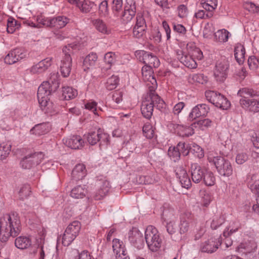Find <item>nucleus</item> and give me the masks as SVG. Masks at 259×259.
<instances>
[{"mask_svg": "<svg viewBox=\"0 0 259 259\" xmlns=\"http://www.w3.org/2000/svg\"><path fill=\"white\" fill-rule=\"evenodd\" d=\"M21 230L19 218L14 212L6 214L0 218V240L5 242L10 236L15 237Z\"/></svg>", "mask_w": 259, "mask_h": 259, "instance_id": "1", "label": "nucleus"}, {"mask_svg": "<svg viewBox=\"0 0 259 259\" xmlns=\"http://www.w3.org/2000/svg\"><path fill=\"white\" fill-rule=\"evenodd\" d=\"M244 93L250 97L244 96V109L249 113L259 112V99L254 98L259 97V92L252 89L244 88Z\"/></svg>", "mask_w": 259, "mask_h": 259, "instance_id": "2", "label": "nucleus"}, {"mask_svg": "<svg viewBox=\"0 0 259 259\" xmlns=\"http://www.w3.org/2000/svg\"><path fill=\"white\" fill-rule=\"evenodd\" d=\"M77 48L76 45L72 44H68V46H64L63 48L62 51L64 56L61 61L60 70L61 74L64 77L68 76L70 74L72 64L71 55L73 53V50H76Z\"/></svg>", "mask_w": 259, "mask_h": 259, "instance_id": "3", "label": "nucleus"}, {"mask_svg": "<svg viewBox=\"0 0 259 259\" xmlns=\"http://www.w3.org/2000/svg\"><path fill=\"white\" fill-rule=\"evenodd\" d=\"M145 239L149 249L152 252L157 251L161 247L162 240L156 228L148 226L145 232Z\"/></svg>", "mask_w": 259, "mask_h": 259, "instance_id": "4", "label": "nucleus"}, {"mask_svg": "<svg viewBox=\"0 0 259 259\" xmlns=\"http://www.w3.org/2000/svg\"><path fill=\"white\" fill-rule=\"evenodd\" d=\"M59 77V76L57 73L51 74L49 79L44 81L40 84L38 88L37 92L41 98H42L41 96L44 94L51 95L57 90L60 84Z\"/></svg>", "mask_w": 259, "mask_h": 259, "instance_id": "5", "label": "nucleus"}, {"mask_svg": "<svg viewBox=\"0 0 259 259\" xmlns=\"http://www.w3.org/2000/svg\"><path fill=\"white\" fill-rule=\"evenodd\" d=\"M205 97L208 101L215 107L223 110H227L230 105V101L223 95L214 91H207Z\"/></svg>", "mask_w": 259, "mask_h": 259, "instance_id": "6", "label": "nucleus"}, {"mask_svg": "<svg viewBox=\"0 0 259 259\" xmlns=\"http://www.w3.org/2000/svg\"><path fill=\"white\" fill-rule=\"evenodd\" d=\"M212 161L215 166L218 172L222 176L229 177L232 174L233 168L230 162L224 157L218 156L213 157Z\"/></svg>", "mask_w": 259, "mask_h": 259, "instance_id": "7", "label": "nucleus"}, {"mask_svg": "<svg viewBox=\"0 0 259 259\" xmlns=\"http://www.w3.org/2000/svg\"><path fill=\"white\" fill-rule=\"evenodd\" d=\"M42 152H35L24 157L20 161V165L23 169H30L40 164L44 159Z\"/></svg>", "mask_w": 259, "mask_h": 259, "instance_id": "8", "label": "nucleus"}, {"mask_svg": "<svg viewBox=\"0 0 259 259\" xmlns=\"http://www.w3.org/2000/svg\"><path fill=\"white\" fill-rule=\"evenodd\" d=\"M135 55L140 62L145 65L150 66L152 68H157L160 65L159 59L152 53L139 50L135 52Z\"/></svg>", "mask_w": 259, "mask_h": 259, "instance_id": "9", "label": "nucleus"}, {"mask_svg": "<svg viewBox=\"0 0 259 259\" xmlns=\"http://www.w3.org/2000/svg\"><path fill=\"white\" fill-rule=\"evenodd\" d=\"M136 8L135 0L126 1L124 11L121 15V21L123 24H127L133 19L136 13Z\"/></svg>", "mask_w": 259, "mask_h": 259, "instance_id": "10", "label": "nucleus"}, {"mask_svg": "<svg viewBox=\"0 0 259 259\" xmlns=\"http://www.w3.org/2000/svg\"><path fill=\"white\" fill-rule=\"evenodd\" d=\"M128 239L131 244L138 250L144 246L142 233L138 228L133 227L128 233Z\"/></svg>", "mask_w": 259, "mask_h": 259, "instance_id": "11", "label": "nucleus"}, {"mask_svg": "<svg viewBox=\"0 0 259 259\" xmlns=\"http://www.w3.org/2000/svg\"><path fill=\"white\" fill-rule=\"evenodd\" d=\"M51 95H46L41 96L42 98L39 97L38 92H37V96L40 107L44 112L50 116H52L57 113L56 107L54 104L50 101L49 96Z\"/></svg>", "mask_w": 259, "mask_h": 259, "instance_id": "12", "label": "nucleus"}, {"mask_svg": "<svg viewBox=\"0 0 259 259\" xmlns=\"http://www.w3.org/2000/svg\"><path fill=\"white\" fill-rule=\"evenodd\" d=\"M27 52L22 48H16L10 51L4 59L5 62L11 65L27 57Z\"/></svg>", "mask_w": 259, "mask_h": 259, "instance_id": "13", "label": "nucleus"}, {"mask_svg": "<svg viewBox=\"0 0 259 259\" xmlns=\"http://www.w3.org/2000/svg\"><path fill=\"white\" fill-rule=\"evenodd\" d=\"M228 67V63L225 59L217 62L214 70V76L217 81L222 82L226 79Z\"/></svg>", "mask_w": 259, "mask_h": 259, "instance_id": "14", "label": "nucleus"}, {"mask_svg": "<svg viewBox=\"0 0 259 259\" xmlns=\"http://www.w3.org/2000/svg\"><path fill=\"white\" fill-rule=\"evenodd\" d=\"M170 131L182 137H188L194 134L193 129L188 126L170 123L168 125Z\"/></svg>", "mask_w": 259, "mask_h": 259, "instance_id": "15", "label": "nucleus"}, {"mask_svg": "<svg viewBox=\"0 0 259 259\" xmlns=\"http://www.w3.org/2000/svg\"><path fill=\"white\" fill-rule=\"evenodd\" d=\"M193 215L189 212H185L181 214L180 223L179 225L180 234H184L188 231L190 226L193 225Z\"/></svg>", "mask_w": 259, "mask_h": 259, "instance_id": "16", "label": "nucleus"}, {"mask_svg": "<svg viewBox=\"0 0 259 259\" xmlns=\"http://www.w3.org/2000/svg\"><path fill=\"white\" fill-rule=\"evenodd\" d=\"M175 171L182 187L187 189L190 188L192 183L186 169L182 166H177Z\"/></svg>", "mask_w": 259, "mask_h": 259, "instance_id": "17", "label": "nucleus"}, {"mask_svg": "<svg viewBox=\"0 0 259 259\" xmlns=\"http://www.w3.org/2000/svg\"><path fill=\"white\" fill-rule=\"evenodd\" d=\"M112 248L117 259H130L122 241L118 239H114L112 241Z\"/></svg>", "mask_w": 259, "mask_h": 259, "instance_id": "18", "label": "nucleus"}, {"mask_svg": "<svg viewBox=\"0 0 259 259\" xmlns=\"http://www.w3.org/2000/svg\"><path fill=\"white\" fill-rule=\"evenodd\" d=\"M209 107L206 104H198L193 107L189 113V119L191 121L201 116H205L208 113Z\"/></svg>", "mask_w": 259, "mask_h": 259, "instance_id": "19", "label": "nucleus"}, {"mask_svg": "<svg viewBox=\"0 0 259 259\" xmlns=\"http://www.w3.org/2000/svg\"><path fill=\"white\" fill-rule=\"evenodd\" d=\"M52 65V58H47L33 65L30 69L32 74H40L45 72Z\"/></svg>", "mask_w": 259, "mask_h": 259, "instance_id": "20", "label": "nucleus"}, {"mask_svg": "<svg viewBox=\"0 0 259 259\" xmlns=\"http://www.w3.org/2000/svg\"><path fill=\"white\" fill-rule=\"evenodd\" d=\"M205 168L201 167L198 163H192L191 165V178L195 183H199L202 181Z\"/></svg>", "mask_w": 259, "mask_h": 259, "instance_id": "21", "label": "nucleus"}, {"mask_svg": "<svg viewBox=\"0 0 259 259\" xmlns=\"http://www.w3.org/2000/svg\"><path fill=\"white\" fill-rule=\"evenodd\" d=\"M65 144L73 149H79L83 147L84 141L80 136L73 135L66 139Z\"/></svg>", "mask_w": 259, "mask_h": 259, "instance_id": "22", "label": "nucleus"}, {"mask_svg": "<svg viewBox=\"0 0 259 259\" xmlns=\"http://www.w3.org/2000/svg\"><path fill=\"white\" fill-rule=\"evenodd\" d=\"M221 242L217 239H210L201 245L202 252L212 253L215 252L218 248Z\"/></svg>", "mask_w": 259, "mask_h": 259, "instance_id": "23", "label": "nucleus"}, {"mask_svg": "<svg viewBox=\"0 0 259 259\" xmlns=\"http://www.w3.org/2000/svg\"><path fill=\"white\" fill-rule=\"evenodd\" d=\"M52 125L49 122H42L36 124L30 130V133L35 135L40 136L45 135L50 131Z\"/></svg>", "mask_w": 259, "mask_h": 259, "instance_id": "24", "label": "nucleus"}, {"mask_svg": "<svg viewBox=\"0 0 259 259\" xmlns=\"http://www.w3.org/2000/svg\"><path fill=\"white\" fill-rule=\"evenodd\" d=\"M87 175L85 166L83 164H76L71 173L72 180L78 181L82 180Z\"/></svg>", "mask_w": 259, "mask_h": 259, "instance_id": "25", "label": "nucleus"}, {"mask_svg": "<svg viewBox=\"0 0 259 259\" xmlns=\"http://www.w3.org/2000/svg\"><path fill=\"white\" fill-rule=\"evenodd\" d=\"M110 187L109 181L107 180L103 181L100 189L93 194V198L96 200L102 199L109 192Z\"/></svg>", "mask_w": 259, "mask_h": 259, "instance_id": "26", "label": "nucleus"}, {"mask_svg": "<svg viewBox=\"0 0 259 259\" xmlns=\"http://www.w3.org/2000/svg\"><path fill=\"white\" fill-rule=\"evenodd\" d=\"M161 221L163 225L165 222L173 221L175 218V210L167 204H164L162 207Z\"/></svg>", "mask_w": 259, "mask_h": 259, "instance_id": "27", "label": "nucleus"}, {"mask_svg": "<svg viewBox=\"0 0 259 259\" xmlns=\"http://www.w3.org/2000/svg\"><path fill=\"white\" fill-rule=\"evenodd\" d=\"M69 22V19L65 16H59L51 18V27L60 29L65 27Z\"/></svg>", "mask_w": 259, "mask_h": 259, "instance_id": "28", "label": "nucleus"}, {"mask_svg": "<svg viewBox=\"0 0 259 259\" xmlns=\"http://www.w3.org/2000/svg\"><path fill=\"white\" fill-rule=\"evenodd\" d=\"M256 248V245L252 235H245L244 236V250H245V252H244V253H250Z\"/></svg>", "mask_w": 259, "mask_h": 259, "instance_id": "29", "label": "nucleus"}, {"mask_svg": "<svg viewBox=\"0 0 259 259\" xmlns=\"http://www.w3.org/2000/svg\"><path fill=\"white\" fill-rule=\"evenodd\" d=\"M153 105L151 104L149 101H143L141 110L143 116L148 119L150 118L153 114Z\"/></svg>", "mask_w": 259, "mask_h": 259, "instance_id": "30", "label": "nucleus"}, {"mask_svg": "<svg viewBox=\"0 0 259 259\" xmlns=\"http://www.w3.org/2000/svg\"><path fill=\"white\" fill-rule=\"evenodd\" d=\"M87 193V190L85 186L78 185L71 190L70 196L75 199H79L85 197Z\"/></svg>", "mask_w": 259, "mask_h": 259, "instance_id": "31", "label": "nucleus"}, {"mask_svg": "<svg viewBox=\"0 0 259 259\" xmlns=\"http://www.w3.org/2000/svg\"><path fill=\"white\" fill-rule=\"evenodd\" d=\"M15 244L18 248L24 249L31 245V240L27 237L19 236L15 239Z\"/></svg>", "mask_w": 259, "mask_h": 259, "instance_id": "32", "label": "nucleus"}, {"mask_svg": "<svg viewBox=\"0 0 259 259\" xmlns=\"http://www.w3.org/2000/svg\"><path fill=\"white\" fill-rule=\"evenodd\" d=\"M99 128L97 131H92L84 135L89 144L92 146L99 142Z\"/></svg>", "mask_w": 259, "mask_h": 259, "instance_id": "33", "label": "nucleus"}, {"mask_svg": "<svg viewBox=\"0 0 259 259\" xmlns=\"http://www.w3.org/2000/svg\"><path fill=\"white\" fill-rule=\"evenodd\" d=\"M215 178L213 173L205 169L202 181L206 186H211L214 185Z\"/></svg>", "mask_w": 259, "mask_h": 259, "instance_id": "34", "label": "nucleus"}, {"mask_svg": "<svg viewBox=\"0 0 259 259\" xmlns=\"http://www.w3.org/2000/svg\"><path fill=\"white\" fill-rule=\"evenodd\" d=\"M81 229V224L78 221H75L71 223L66 228V230L70 234L77 237Z\"/></svg>", "mask_w": 259, "mask_h": 259, "instance_id": "35", "label": "nucleus"}, {"mask_svg": "<svg viewBox=\"0 0 259 259\" xmlns=\"http://www.w3.org/2000/svg\"><path fill=\"white\" fill-rule=\"evenodd\" d=\"M155 128L152 124L147 122L144 124L142 128L143 134L147 139H151L155 137Z\"/></svg>", "mask_w": 259, "mask_h": 259, "instance_id": "36", "label": "nucleus"}, {"mask_svg": "<svg viewBox=\"0 0 259 259\" xmlns=\"http://www.w3.org/2000/svg\"><path fill=\"white\" fill-rule=\"evenodd\" d=\"M77 90L72 87H66L62 89V96L66 100L74 99L77 96Z\"/></svg>", "mask_w": 259, "mask_h": 259, "instance_id": "37", "label": "nucleus"}, {"mask_svg": "<svg viewBox=\"0 0 259 259\" xmlns=\"http://www.w3.org/2000/svg\"><path fill=\"white\" fill-rule=\"evenodd\" d=\"M200 4L206 11L213 12L217 8L218 0H201Z\"/></svg>", "mask_w": 259, "mask_h": 259, "instance_id": "38", "label": "nucleus"}, {"mask_svg": "<svg viewBox=\"0 0 259 259\" xmlns=\"http://www.w3.org/2000/svg\"><path fill=\"white\" fill-rule=\"evenodd\" d=\"M180 62L190 69H194L197 66V64L194 59L191 56L187 54H186L185 57L181 58Z\"/></svg>", "mask_w": 259, "mask_h": 259, "instance_id": "39", "label": "nucleus"}, {"mask_svg": "<svg viewBox=\"0 0 259 259\" xmlns=\"http://www.w3.org/2000/svg\"><path fill=\"white\" fill-rule=\"evenodd\" d=\"M92 23L96 29L99 32L106 34L108 33V29L105 23L100 19L92 20Z\"/></svg>", "mask_w": 259, "mask_h": 259, "instance_id": "40", "label": "nucleus"}, {"mask_svg": "<svg viewBox=\"0 0 259 259\" xmlns=\"http://www.w3.org/2000/svg\"><path fill=\"white\" fill-rule=\"evenodd\" d=\"M98 56L95 53H90L83 60V66L89 69L90 67L93 66L97 60Z\"/></svg>", "mask_w": 259, "mask_h": 259, "instance_id": "41", "label": "nucleus"}, {"mask_svg": "<svg viewBox=\"0 0 259 259\" xmlns=\"http://www.w3.org/2000/svg\"><path fill=\"white\" fill-rule=\"evenodd\" d=\"M119 81V77L117 76L113 75L107 79L105 83V87L109 91L114 90L118 85Z\"/></svg>", "mask_w": 259, "mask_h": 259, "instance_id": "42", "label": "nucleus"}, {"mask_svg": "<svg viewBox=\"0 0 259 259\" xmlns=\"http://www.w3.org/2000/svg\"><path fill=\"white\" fill-rule=\"evenodd\" d=\"M230 32L226 29L219 30L214 33V38L218 41L224 42L228 41Z\"/></svg>", "mask_w": 259, "mask_h": 259, "instance_id": "43", "label": "nucleus"}, {"mask_svg": "<svg viewBox=\"0 0 259 259\" xmlns=\"http://www.w3.org/2000/svg\"><path fill=\"white\" fill-rule=\"evenodd\" d=\"M234 56L236 61L239 65L243 64V45L238 43L234 48Z\"/></svg>", "mask_w": 259, "mask_h": 259, "instance_id": "44", "label": "nucleus"}, {"mask_svg": "<svg viewBox=\"0 0 259 259\" xmlns=\"http://www.w3.org/2000/svg\"><path fill=\"white\" fill-rule=\"evenodd\" d=\"M254 210H252L250 202L246 201L245 204L244 205V216L246 218V222L253 219Z\"/></svg>", "mask_w": 259, "mask_h": 259, "instance_id": "45", "label": "nucleus"}, {"mask_svg": "<svg viewBox=\"0 0 259 259\" xmlns=\"http://www.w3.org/2000/svg\"><path fill=\"white\" fill-rule=\"evenodd\" d=\"M116 55L115 53L109 52L104 55V62L108 65L107 69H110L111 67L115 64L116 61Z\"/></svg>", "mask_w": 259, "mask_h": 259, "instance_id": "46", "label": "nucleus"}, {"mask_svg": "<svg viewBox=\"0 0 259 259\" xmlns=\"http://www.w3.org/2000/svg\"><path fill=\"white\" fill-rule=\"evenodd\" d=\"M170 159L174 162L179 161L181 157V152L179 151L177 147H170L167 152Z\"/></svg>", "mask_w": 259, "mask_h": 259, "instance_id": "47", "label": "nucleus"}, {"mask_svg": "<svg viewBox=\"0 0 259 259\" xmlns=\"http://www.w3.org/2000/svg\"><path fill=\"white\" fill-rule=\"evenodd\" d=\"M225 219L223 215H214L212 220L210 227L212 230H216L224 223Z\"/></svg>", "mask_w": 259, "mask_h": 259, "instance_id": "48", "label": "nucleus"}, {"mask_svg": "<svg viewBox=\"0 0 259 259\" xmlns=\"http://www.w3.org/2000/svg\"><path fill=\"white\" fill-rule=\"evenodd\" d=\"M241 228V225L238 222H234L230 225L224 231L223 235L225 237H228L232 235L233 233L236 232Z\"/></svg>", "mask_w": 259, "mask_h": 259, "instance_id": "49", "label": "nucleus"}, {"mask_svg": "<svg viewBox=\"0 0 259 259\" xmlns=\"http://www.w3.org/2000/svg\"><path fill=\"white\" fill-rule=\"evenodd\" d=\"M31 193V188L29 185H23L19 191V197L20 200H23L28 198Z\"/></svg>", "mask_w": 259, "mask_h": 259, "instance_id": "50", "label": "nucleus"}, {"mask_svg": "<svg viewBox=\"0 0 259 259\" xmlns=\"http://www.w3.org/2000/svg\"><path fill=\"white\" fill-rule=\"evenodd\" d=\"M76 238L74 235L65 230L62 237V243L64 246H68Z\"/></svg>", "mask_w": 259, "mask_h": 259, "instance_id": "51", "label": "nucleus"}, {"mask_svg": "<svg viewBox=\"0 0 259 259\" xmlns=\"http://www.w3.org/2000/svg\"><path fill=\"white\" fill-rule=\"evenodd\" d=\"M20 24L14 19L9 18L7 22V31L9 33H14L17 28L20 27Z\"/></svg>", "mask_w": 259, "mask_h": 259, "instance_id": "52", "label": "nucleus"}, {"mask_svg": "<svg viewBox=\"0 0 259 259\" xmlns=\"http://www.w3.org/2000/svg\"><path fill=\"white\" fill-rule=\"evenodd\" d=\"M177 148L184 156H187L190 152L191 146L185 142H180L177 145Z\"/></svg>", "mask_w": 259, "mask_h": 259, "instance_id": "53", "label": "nucleus"}, {"mask_svg": "<svg viewBox=\"0 0 259 259\" xmlns=\"http://www.w3.org/2000/svg\"><path fill=\"white\" fill-rule=\"evenodd\" d=\"M190 152L199 159L203 157L204 155L203 149L196 144H193L191 146Z\"/></svg>", "mask_w": 259, "mask_h": 259, "instance_id": "54", "label": "nucleus"}, {"mask_svg": "<svg viewBox=\"0 0 259 259\" xmlns=\"http://www.w3.org/2000/svg\"><path fill=\"white\" fill-rule=\"evenodd\" d=\"M99 142L100 147H101L102 145L107 146L110 144V136L109 134L103 132L102 130L99 128Z\"/></svg>", "mask_w": 259, "mask_h": 259, "instance_id": "55", "label": "nucleus"}, {"mask_svg": "<svg viewBox=\"0 0 259 259\" xmlns=\"http://www.w3.org/2000/svg\"><path fill=\"white\" fill-rule=\"evenodd\" d=\"M164 226L169 235H172L176 233L177 227L174 220L165 222Z\"/></svg>", "mask_w": 259, "mask_h": 259, "instance_id": "56", "label": "nucleus"}, {"mask_svg": "<svg viewBox=\"0 0 259 259\" xmlns=\"http://www.w3.org/2000/svg\"><path fill=\"white\" fill-rule=\"evenodd\" d=\"M95 6L93 2L89 1H84L80 2V10L83 13H88L91 11L93 7Z\"/></svg>", "mask_w": 259, "mask_h": 259, "instance_id": "57", "label": "nucleus"}, {"mask_svg": "<svg viewBox=\"0 0 259 259\" xmlns=\"http://www.w3.org/2000/svg\"><path fill=\"white\" fill-rule=\"evenodd\" d=\"M11 148L10 145H0V160H3L8 157L11 151Z\"/></svg>", "mask_w": 259, "mask_h": 259, "instance_id": "58", "label": "nucleus"}, {"mask_svg": "<svg viewBox=\"0 0 259 259\" xmlns=\"http://www.w3.org/2000/svg\"><path fill=\"white\" fill-rule=\"evenodd\" d=\"M99 13L102 17H107L109 14L108 3L107 1H102L99 6Z\"/></svg>", "mask_w": 259, "mask_h": 259, "instance_id": "59", "label": "nucleus"}, {"mask_svg": "<svg viewBox=\"0 0 259 259\" xmlns=\"http://www.w3.org/2000/svg\"><path fill=\"white\" fill-rule=\"evenodd\" d=\"M113 6L112 7V11L115 16H119L118 13L121 10L122 7V0H113Z\"/></svg>", "mask_w": 259, "mask_h": 259, "instance_id": "60", "label": "nucleus"}, {"mask_svg": "<svg viewBox=\"0 0 259 259\" xmlns=\"http://www.w3.org/2000/svg\"><path fill=\"white\" fill-rule=\"evenodd\" d=\"M244 9L252 13H256L259 11V7L254 3L246 2L244 3Z\"/></svg>", "mask_w": 259, "mask_h": 259, "instance_id": "61", "label": "nucleus"}, {"mask_svg": "<svg viewBox=\"0 0 259 259\" xmlns=\"http://www.w3.org/2000/svg\"><path fill=\"white\" fill-rule=\"evenodd\" d=\"M195 16L198 19H208L213 16V12H209L205 13L204 10H199L195 13Z\"/></svg>", "mask_w": 259, "mask_h": 259, "instance_id": "62", "label": "nucleus"}, {"mask_svg": "<svg viewBox=\"0 0 259 259\" xmlns=\"http://www.w3.org/2000/svg\"><path fill=\"white\" fill-rule=\"evenodd\" d=\"M134 27H145L147 28L146 21L143 15L140 13H138L136 16V23Z\"/></svg>", "mask_w": 259, "mask_h": 259, "instance_id": "63", "label": "nucleus"}, {"mask_svg": "<svg viewBox=\"0 0 259 259\" xmlns=\"http://www.w3.org/2000/svg\"><path fill=\"white\" fill-rule=\"evenodd\" d=\"M178 16L181 18L185 17L188 14V9L186 5L182 4L177 8Z\"/></svg>", "mask_w": 259, "mask_h": 259, "instance_id": "64", "label": "nucleus"}]
</instances>
